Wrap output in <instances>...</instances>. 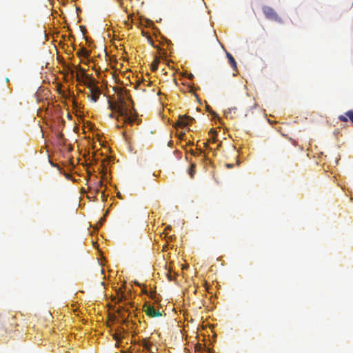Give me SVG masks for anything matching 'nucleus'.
I'll return each mask as SVG.
<instances>
[{"label":"nucleus","mask_w":353,"mask_h":353,"mask_svg":"<svg viewBox=\"0 0 353 353\" xmlns=\"http://www.w3.org/2000/svg\"><path fill=\"white\" fill-rule=\"evenodd\" d=\"M119 108L123 110L124 115H117L116 117L117 120H119V117L123 119L124 123L132 125V123L137 120V113L133 105L130 107L129 105L124 101L123 99L119 97L118 100Z\"/></svg>","instance_id":"obj_1"},{"label":"nucleus","mask_w":353,"mask_h":353,"mask_svg":"<svg viewBox=\"0 0 353 353\" xmlns=\"http://www.w3.org/2000/svg\"><path fill=\"white\" fill-rule=\"evenodd\" d=\"M262 10L263 14L268 19L275 21L279 23L283 22L281 18L279 17L276 11L272 8L269 6H263Z\"/></svg>","instance_id":"obj_2"},{"label":"nucleus","mask_w":353,"mask_h":353,"mask_svg":"<svg viewBox=\"0 0 353 353\" xmlns=\"http://www.w3.org/2000/svg\"><path fill=\"white\" fill-rule=\"evenodd\" d=\"M87 87L90 89L91 93V99L93 102H97L101 94V90L99 87L94 85L92 83H90L87 85Z\"/></svg>","instance_id":"obj_3"},{"label":"nucleus","mask_w":353,"mask_h":353,"mask_svg":"<svg viewBox=\"0 0 353 353\" xmlns=\"http://www.w3.org/2000/svg\"><path fill=\"white\" fill-rule=\"evenodd\" d=\"M193 121H194V119L191 117L180 115L179 116L176 125L181 128L188 127Z\"/></svg>","instance_id":"obj_4"},{"label":"nucleus","mask_w":353,"mask_h":353,"mask_svg":"<svg viewBox=\"0 0 353 353\" xmlns=\"http://www.w3.org/2000/svg\"><path fill=\"white\" fill-rule=\"evenodd\" d=\"M237 110V107L230 108L228 110L224 111V115L227 119H234L238 117Z\"/></svg>","instance_id":"obj_5"},{"label":"nucleus","mask_w":353,"mask_h":353,"mask_svg":"<svg viewBox=\"0 0 353 353\" xmlns=\"http://www.w3.org/2000/svg\"><path fill=\"white\" fill-rule=\"evenodd\" d=\"M145 314L150 317H157L161 316V313L156 310L153 306L149 305L145 310Z\"/></svg>","instance_id":"obj_6"},{"label":"nucleus","mask_w":353,"mask_h":353,"mask_svg":"<svg viewBox=\"0 0 353 353\" xmlns=\"http://www.w3.org/2000/svg\"><path fill=\"white\" fill-rule=\"evenodd\" d=\"M108 108L114 111L117 113L118 115H124L125 113L123 110H121L119 108V103L116 102H112L111 101H108Z\"/></svg>","instance_id":"obj_7"},{"label":"nucleus","mask_w":353,"mask_h":353,"mask_svg":"<svg viewBox=\"0 0 353 353\" xmlns=\"http://www.w3.org/2000/svg\"><path fill=\"white\" fill-rule=\"evenodd\" d=\"M347 117H348L350 119V120L351 121V122L353 123V110L347 111L345 113V115H340L339 117V119L341 121L347 122Z\"/></svg>","instance_id":"obj_8"},{"label":"nucleus","mask_w":353,"mask_h":353,"mask_svg":"<svg viewBox=\"0 0 353 353\" xmlns=\"http://www.w3.org/2000/svg\"><path fill=\"white\" fill-rule=\"evenodd\" d=\"M226 55H227V57L228 59V61H229L231 66L232 67V68L234 70H236L237 66H236V63L235 59H234L232 55L230 53H229V52H227Z\"/></svg>","instance_id":"obj_9"},{"label":"nucleus","mask_w":353,"mask_h":353,"mask_svg":"<svg viewBox=\"0 0 353 353\" xmlns=\"http://www.w3.org/2000/svg\"><path fill=\"white\" fill-rule=\"evenodd\" d=\"M78 54L84 57H88L90 56V52L85 48H81L78 52Z\"/></svg>","instance_id":"obj_10"},{"label":"nucleus","mask_w":353,"mask_h":353,"mask_svg":"<svg viewBox=\"0 0 353 353\" xmlns=\"http://www.w3.org/2000/svg\"><path fill=\"white\" fill-rule=\"evenodd\" d=\"M142 346L148 350H150V347H151V343L146 339H144L142 341Z\"/></svg>","instance_id":"obj_11"},{"label":"nucleus","mask_w":353,"mask_h":353,"mask_svg":"<svg viewBox=\"0 0 353 353\" xmlns=\"http://www.w3.org/2000/svg\"><path fill=\"white\" fill-rule=\"evenodd\" d=\"M159 61L156 59L151 64V70L154 72L158 69Z\"/></svg>","instance_id":"obj_12"},{"label":"nucleus","mask_w":353,"mask_h":353,"mask_svg":"<svg viewBox=\"0 0 353 353\" xmlns=\"http://www.w3.org/2000/svg\"><path fill=\"white\" fill-rule=\"evenodd\" d=\"M194 168H195V164H192L190 169H189V174L190 175L191 177H193L194 173H195V170H194Z\"/></svg>","instance_id":"obj_13"},{"label":"nucleus","mask_w":353,"mask_h":353,"mask_svg":"<svg viewBox=\"0 0 353 353\" xmlns=\"http://www.w3.org/2000/svg\"><path fill=\"white\" fill-rule=\"evenodd\" d=\"M112 337L113 339L117 342L119 343V341H121V334H117V333H114L112 334Z\"/></svg>","instance_id":"obj_14"},{"label":"nucleus","mask_w":353,"mask_h":353,"mask_svg":"<svg viewBox=\"0 0 353 353\" xmlns=\"http://www.w3.org/2000/svg\"><path fill=\"white\" fill-rule=\"evenodd\" d=\"M123 310H125V311L128 312V307L127 309H125L124 307H120L118 309V311H117V312H118V313H119V314L122 315V314H121V312H122V311H123Z\"/></svg>","instance_id":"obj_15"},{"label":"nucleus","mask_w":353,"mask_h":353,"mask_svg":"<svg viewBox=\"0 0 353 353\" xmlns=\"http://www.w3.org/2000/svg\"><path fill=\"white\" fill-rule=\"evenodd\" d=\"M190 153H191L192 155H194V156H197V155H199V154H201L202 153V151H201V150H199V153H197V152H195L193 150H190Z\"/></svg>","instance_id":"obj_16"},{"label":"nucleus","mask_w":353,"mask_h":353,"mask_svg":"<svg viewBox=\"0 0 353 353\" xmlns=\"http://www.w3.org/2000/svg\"><path fill=\"white\" fill-rule=\"evenodd\" d=\"M125 299V295L124 294H121L119 298H118V302H122L123 301H124Z\"/></svg>","instance_id":"obj_17"},{"label":"nucleus","mask_w":353,"mask_h":353,"mask_svg":"<svg viewBox=\"0 0 353 353\" xmlns=\"http://www.w3.org/2000/svg\"><path fill=\"white\" fill-rule=\"evenodd\" d=\"M76 80L77 81H81V77L79 76V74L78 73H77V74H76Z\"/></svg>","instance_id":"obj_18"},{"label":"nucleus","mask_w":353,"mask_h":353,"mask_svg":"<svg viewBox=\"0 0 353 353\" xmlns=\"http://www.w3.org/2000/svg\"><path fill=\"white\" fill-rule=\"evenodd\" d=\"M103 185V181L101 180L98 181V186L99 187H102Z\"/></svg>","instance_id":"obj_19"},{"label":"nucleus","mask_w":353,"mask_h":353,"mask_svg":"<svg viewBox=\"0 0 353 353\" xmlns=\"http://www.w3.org/2000/svg\"><path fill=\"white\" fill-rule=\"evenodd\" d=\"M234 165L232 164V163H227L226 164V167L228 168H233Z\"/></svg>","instance_id":"obj_20"},{"label":"nucleus","mask_w":353,"mask_h":353,"mask_svg":"<svg viewBox=\"0 0 353 353\" xmlns=\"http://www.w3.org/2000/svg\"><path fill=\"white\" fill-rule=\"evenodd\" d=\"M79 70H80L82 72V73H83V76H85V70H84L83 68H81L80 66H79Z\"/></svg>","instance_id":"obj_21"},{"label":"nucleus","mask_w":353,"mask_h":353,"mask_svg":"<svg viewBox=\"0 0 353 353\" xmlns=\"http://www.w3.org/2000/svg\"><path fill=\"white\" fill-rule=\"evenodd\" d=\"M290 140L292 141V144L294 145H296V141L295 140H293L292 139L290 138Z\"/></svg>","instance_id":"obj_22"},{"label":"nucleus","mask_w":353,"mask_h":353,"mask_svg":"<svg viewBox=\"0 0 353 353\" xmlns=\"http://www.w3.org/2000/svg\"><path fill=\"white\" fill-rule=\"evenodd\" d=\"M109 117H110V118H115L114 113H112H112H110V114H109Z\"/></svg>","instance_id":"obj_23"},{"label":"nucleus","mask_w":353,"mask_h":353,"mask_svg":"<svg viewBox=\"0 0 353 353\" xmlns=\"http://www.w3.org/2000/svg\"><path fill=\"white\" fill-rule=\"evenodd\" d=\"M52 166L57 167L59 170H60V167L57 164L52 163Z\"/></svg>","instance_id":"obj_24"},{"label":"nucleus","mask_w":353,"mask_h":353,"mask_svg":"<svg viewBox=\"0 0 353 353\" xmlns=\"http://www.w3.org/2000/svg\"><path fill=\"white\" fill-rule=\"evenodd\" d=\"M168 277L170 281H172L173 279L172 276L171 274H169Z\"/></svg>","instance_id":"obj_25"},{"label":"nucleus","mask_w":353,"mask_h":353,"mask_svg":"<svg viewBox=\"0 0 353 353\" xmlns=\"http://www.w3.org/2000/svg\"><path fill=\"white\" fill-rule=\"evenodd\" d=\"M105 221V217H103L101 219V224H103V223Z\"/></svg>","instance_id":"obj_26"},{"label":"nucleus","mask_w":353,"mask_h":353,"mask_svg":"<svg viewBox=\"0 0 353 353\" xmlns=\"http://www.w3.org/2000/svg\"><path fill=\"white\" fill-rule=\"evenodd\" d=\"M194 77V75L192 74H190L188 77L190 79H192Z\"/></svg>","instance_id":"obj_27"},{"label":"nucleus","mask_w":353,"mask_h":353,"mask_svg":"<svg viewBox=\"0 0 353 353\" xmlns=\"http://www.w3.org/2000/svg\"><path fill=\"white\" fill-rule=\"evenodd\" d=\"M204 146H205V148H208V142L205 143H204Z\"/></svg>","instance_id":"obj_28"},{"label":"nucleus","mask_w":353,"mask_h":353,"mask_svg":"<svg viewBox=\"0 0 353 353\" xmlns=\"http://www.w3.org/2000/svg\"><path fill=\"white\" fill-rule=\"evenodd\" d=\"M129 100L131 101L132 103H133V101L130 97H129Z\"/></svg>","instance_id":"obj_29"},{"label":"nucleus","mask_w":353,"mask_h":353,"mask_svg":"<svg viewBox=\"0 0 353 353\" xmlns=\"http://www.w3.org/2000/svg\"><path fill=\"white\" fill-rule=\"evenodd\" d=\"M134 283L137 285H139V283L137 281H135Z\"/></svg>","instance_id":"obj_30"},{"label":"nucleus","mask_w":353,"mask_h":353,"mask_svg":"<svg viewBox=\"0 0 353 353\" xmlns=\"http://www.w3.org/2000/svg\"><path fill=\"white\" fill-rule=\"evenodd\" d=\"M65 175L66 176L67 178H69V174H65Z\"/></svg>","instance_id":"obj_31"},{"label":"nucleus","mask_w":353,"mask_h":353,"mask_svg":"<svg viewBox=\"0 0 353 353\" xmlns=\"http://www.w3.org/2000/svg\"><path fill=\"white\" fill-rule=\"evenodd\" d=\"M126 305H130V307H132V303H128L126 304Z\"/></svg>","instance_id":"obj_32"},{"label":"nucleus","mask_w":353,"mask_h":353,"mask_svg":"<svg viewBox=\"0 0 353 353\" xmlns=\"http://www.w3.org/2000/svg\"><path fill=\"white\" fill-rule=\"evenodd\" d=\"M210 132H213V133L215 134V132L214 130H210Z\"/></svg>","instance_id":"obj_33"},{"label":"nucleus","mask_w":353,"mask_h":353,"mask_svg":"<svg viewBox=\"0 0 353 353\" xmlns=\"http://www.w3.org/2000/svg\"><path fill=\"white\" fill-rule=\"evenodd\" d=\"M101 196L103 197L104 196V192H102L101 193Z\"/></svg>","instance_id":"obj_34"},{"label":"nucleus","mask_w":353,"mask_h":353,"mask_svg":"<svg viewBox=\"0 0 353 353\" xmlns=\"http://www.w3.org/2000/svg\"><path fill=\"white\" fill-rule=\"evenodd\" d=\"M117 127L118 128H121V126H120V125H117Z\"/></svg>","instance_id":"obj_35"}]
</instances>
